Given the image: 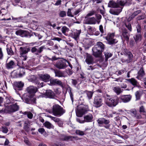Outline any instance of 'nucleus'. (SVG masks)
<instances>
[{
	"label": "nucleus",
	"instance_id": "f257e3e1",
	"mask_svg": "<svg viewBox=\"0 0 146 146\" xmlns=\"http://www.w3.org/2000/svg\"><path fill=\"white\" fill-rule=\"evenodd\" d=\"M105 45L100 41L97 42L92 49V54L96 58L102 56L103 52L104 50Z\"/></svg>",
	"mask_w": 146,
	"mask_h": 146
},
{
	"label": "nucleus",
	"instance_id": "f03ea898",
	"mask_svg": "<svg viewBox=\"0 0 146 146\" xmlns=\"http://www.w3.org/2000/svg\"><path fill=\"white\" fill-rule=\"evenodd\" d=\"M89 110L88 105H78L76 109V115L78 117H82L83 115Z\"/></svg>",
	"mask_w": 146,
	"mask_h": 146
},
{
	"label": "nucleus",
	"instance_id": "7ed1b4c3",
	"mask_svg": "<svg viewBox=\"0 0 146 146\" xmlns=\"http://www.w3.org/2000/svg\"><path fill=\"white\" fill-rule=\"evenodd\" d=\"M96 121L98 126L103 127L107 129H110L111 124L109 119H106L104 117L98 118Z\"/></svg>",
	"mask_w": 146,
	"mask_h": 146
},
{
	"label": "nucleus",
	"instance_id": "20e7f679",
	"mask_svg": "<svg viewBox=\"0 0 146 146\" xmlns=\"http://www.w3.org/2000/svg\"><path fill=\"white\" fill-rule=\"evenodd\" d=\"M65 110L60 105L55 104L53 106L52 113L56 116L60 117L65 113Z\"/></svg>",
	"mask_w": 146,
	"mask_h": 146
},
{
	"label": "nucleus",
	"instance_id": "39448f33",
	"mask_svg": "<svg viewBox=\"0 0 146 146\" xmlns=\"http://www.w3.org/2000/svg\"><path fill=\"white\" fill-rule=\"evenodd\" d=\"M137 32L133 36V38L135 42L137 44L140 42L142 39L141 27L140 24H138L136 26Z\"/></svg>",
	"mask_w": 146,
	"mask_h": 146
},
{
	"label": "nucleus",
	"instance_id": "423d86ee",
	"mask_svg": "<svg viewBox=\"0 0 146 146\" xmlns=\"http://www.w3.org/2000/svg\"><path fill=\"white\" fill-rule=\"evenodd\" d=\"M29 46H26L25 47H21L19 48V52L21 57L23 58V60H26L27 57L28 52L30 51Z\"/></svg>",
	"mask_w": 146,
	"mask_h": 146
},
{
	"label": "nucleus",
	"instance_id": "0eeeda50",
	"mask_svg": "<svg viewBox=\"0 0 146 146\" xmlns=\"http://www.w3.org/2000/svg\"><path fill=\"white\" fill-rule=\"evenodd\" d=\"M60 59L57 61L55 64V66L60 69L65 68L68 66L66 64L67 60L63 58H61Z\"/></svg>",
	"mask_w": 146,
	"mask_h": 146
},
{
	"label": "nucleus",
	"instance_id": "6e6552de",
	"mask_svg": "<svg viewBox=\"0 0 146 146\" xmlns=\"http://www.w3.org/2000/svg\"><path fill=\"white\" fill-rule=\"evenodd\" d=\"M119 99L116 96L112 97L110 99L107 100L106 102H105L106 104L108 106L112 107L115 106L119 103Z\"/></svg>",
	"mask_w": 146,
	"mask_h": 146
},
{
	"label": "nucleus",
	"instance_id": "1a4fd4ad",
	"mask_svg": "<svg viewBox=\"0 0 146 146\" xmlns=\"http://www.w3.org/2000/svg\"><path fill=\"white\" fill-rule=\"evenodd\" d=\"M24 85V83L21 81L14 82L13 85V87L17 94H19L18 92L19 91H21L23 90Z\"/></svg>",
	"mask_w": 146,
	"mask_h": 146
},
{
	"label": "nucleus",
	"instance_id": "9d476101",
	"mask_svg": "<svg viewBox=\"0 0 146 146\" xmlns=\"http://www.w3.org/2000/svg\"><path fill=\"white\" fill-rule=\"evenodd\" d=\"M93 104L94 106L96 108L100 107L103 104V99L100 96H95L94 98Z\"/></svg>",
	"mask_w": 146,
	"mask_h": 146
},
{
	"label": "nucleus",
	"instance_id": "9b49d317",
	"mask_svg": "<svg viewBox=\"0 0 146 146\" xmlns=\"http://www.w3.org/2000/svg\"><path fill=\"white\" fill-rule=\"evenodd\" d=\"M30 51L36 55H38L39 54L41 53L45 48V46H42L38 48V46H35L33 47H30L29 46Z\"/></svg>",
	"mask_w": 146,
	"mask_h": 146
},
{
	"label": "nucleus",
	"instance_id": "f8f14e48",
	"mask_svg": "<svg viewBox=\"0 0 146 146\" xmlns=\"http://www.w3.org/2000/svg\"><path fill=\"white\" fill-rule=\"evenodd\" d=\"M27 90L29 93L28 97L30 98H33L36 93L38 91V88L36 87L31 86L27 88Z\"/></svg>",
	"mask_w": 146,
	"mask_h": 146
},
{
	"label": "nucleus",
	"instance_id": "ddd939ff",
	"mask_svg": "<svg viewBox=\"0 0 146 146\" xmlns=\"http://www.w3.org/2000/svg\"><path fill=\"white\" fill-rule=\"evenodd\" d=\"M115 34L114 33H109L108 34V36L106 37L108 43L110 45L116 44L117 41H115V39L113 38Z\"/></svg>",
	"mask_w": 146,
	"mask_h": 146
},
{
	"label": "nucleus",
	"instance_id": "4468645a",
	"mask_svg": "<svg viewBox=\"0 0 146 146\" xmlns=\"http://www.w3.org/2000/svg\"><path fill=\"white\" fill-rule=\"evenodd\" d=\"M15 34L22 37H30L31 36L30 33L28 31L20 29L16 31Z\"/></svg>",
	"mask_w": 146,
	"mask_h": 146
},
{
	"label": "nucleus",
	"instance_id": "2eb2a0df",
	"mask_svg": "<svg viewBox=\"0 0 146 146\" xmlns=\"http://www.w3.org/2000/svg\"><path fill=\"white\" fill-rule=\"evenodd\" d=\"M50 82L48 84L50 86H59L62 87H63V84L61 80L56 79H50Z\"/></svg>",
	"mask_w": 146,
	"mask_h": 146
},
{
	"label": "nucleus",
	"instance_id": "dca6fc26",
	"mask_svg": "<svg viewBox=\"0 0 146 146\" xmlns=\"http://www.w3.org/2000/svg\"><path fill=\"white\" fill-rule=\"evenodd\" d=\"M124 55L127 56L128 58L127 59H121V61L122 63L127 62L129 63L132 61L133 55L131 51H129Z\"/></svg>",
	"mask_w": 146,
	"mask_h": 146
},
{
	"label": "nucleus",
	"instance_id": "f3484780",
	"mask_svg": "<svg viewBox=\"0 0 146 146\" xmlns=\"http://www.w3.org/2000/svg\"><path fill=\"white\" fill-rule=\"evenodd\" d=\"M43 95L46 98L50 99H54L56 96L55 93L50 90H46Z\"/></svg>",
	"mask_w": 146,
	"mask_h": 146
},
{
	"label": "nucleus",
	"instance_id": "a211bd4d",
	"mask_svg": "<svg viewBox=\"0 0 146 146\" xmlns=\"http://www.w3.org/2000/svg\"><path fill=\"white\" fill-rule=\"evenodd\" d=\"M132 96L130 94L122 95L118 98L119 100H121L124 103H126L129 102L131 100Z\"/></svg>",
	"mask_w": 146,
	"mask_h": 146
},
{
	"label": "nucleus",
	"instance_id": "6ab92c4d",
	"mask_svg": "<svg viewBox=\"0 0 146 146\" xmlns=\"http://www.w3.org/2000/svg\"><path fill=\"white\" fill-rule=\"evenodd\" d=\"M85 62L88 65H92L95 63L94 59L93 56L88 53L86 54Z\"/></svg>",
	"mask_w": 146,
	"mask_h": 146
},
{
	"label": "nucleus",
	"instance_id": "aec40b11",
	"mask_svg": "<svg viewBox=\"0 0 146 146\" xmlns=\"http://www.w3.org/2000/svg\"><path fill=\"white\" fill-rule=\"evenodd\" d=\"M129 111L130 114L136 119H140L142 118V116L139 113H137V111L136 109H131Z\"/></svg>",
	"mask_w": 146,
	"mask_h": 146
},
{
	"label": "nucleus",
	"instance_id": "412c9836",
	"mask_svg": "<svg viewBox=\"0 0 146 146\" xmlns=\"http://www.w3.org/2000/svg\"><path fill=\"white\" fill-rule=\"evenodd\" d=\"M122 36L123 39L128 42L129 40L130 35L126 29H123L122 32Z\"/></svg>",
	"mask_w": 146,
	"mask_h": 146
},
{
	"label": "nucleus",
	"instance_id": "4be33fe9",
	"mask_svg": "<svg viewBox=\"0 0 146 146\" xmlns=\"http://www.w3.org/2000/svg\"><path fill=\"white\" fill-rule=\"evenodd\" d=\"M19 110V107L16 104L11 105L9 107L8 111L9 113L15 112Z\"/></svg>",
	"mask_w": 146,
	"mask_h": 146
},
{
	"label": "nucleus",
	"instance_id": "5701e85b",
	"mask_svg": "<svg viewBox=\"0 0 146 146\" xmlns=\"http://www.w3.org/2000/svg\"><path fill=\"white\" fill-rule=\"evenodd\" d=\"M81 33V30H76L73 32L71 34V37L75 40H77L79 39V36Z\"/></svg>",
	"mask_w": 146,
	"mask_h": 146
},
{
	"label": "nucleus",
	"instance_id": "b1692460",
	"mask_svg": "<svg viewBox=\"0 0 146 146\" xmlns=\"http://www.w3.org/2000/svg\"><path fill=\"white\" fill-rule=\"evenodd\" d=\"M139 114L142 116V118L146 119V111L143 106H141L139 107Z\"/></svg>",
	"mask_w": 146,
	"mask_h": 146
},
{
	"label": "nucleus",
	"instance_id": "393cba45",
	"mask_svg": "<svg viewBox=\"0 0 146 146\" xmlns=\"http://www.w3.org/2000/svg\"><path fill=\"white\" fill-rule=\"evenodd\" d=\"M93 117L92 114L89 113L84 116V121L86 122H92L93 121Z\"/></svg>",
	"mask_w": 146,
	"mask_h": 146
},
{
	"label": "nucleus",
	"instance_id": "a878e982",
	"mask_svg": "<svg viewBox=\"0 0 146 146\" xmlns=\"http://www.w3.org/2000/svg\"><path fill=\"white\" fill-rule=\"evenodd\" d=\"M50 78V76L49 75L47 74H41L39 76L40 78L45 82L48 81Z\"/></svg>",
	"mask_w": 146,
	"mask_h": 146
},
{
	"label": "nucleus",
	"instance_id": "bb28decb",
	"mask_svg": "<svg viewBox=\"0 0 146 146\" xmlns=\"http://www.w3.org/2000/svg\"><path fill=\"white\" fill-rule=\"evenodd\" d=\"M85 23L87 24H94L96 23V20L94 17L89 18L86 20Z\"/></svg>",
	"mask_w": 146,
	"mask_h": 146
},
{
	"label": "nucleus",
	"instance_id": "cd10ccee",
	"mask_svg": "<svg viewBox=\"0 0 146 146\" xmlns=\"http://www.w3.org/2000/svg\"><path fill=\"white\" fill-rule=\"evenodd\" d=\"M108 7H109L113 8H117L119 7V4L114 1H110L108 4Z\"/></svg>",
	"mask_w": 146,
	"mask_h": 146
},
{
	"label": "nucleus",
	"instance_id": "c85d7f7f",
	"mask_svg": "<svg viewBox=\"0 0 146 146\" xmlns=\"http://www.w3.org/2000/svg\"><path fill=\"white\" fill-rule=\"evenodd\" d=\"M5 66L7 69H9L13 68L14 67L16 66V64L14 61L11 60L8 63H7L6 64Z\"/></svg>",
	"mask_w": 146,
	"mask_h": 146
},
{
	"label": "nucleus",
	"instance_id": "c756f323",
	"mask_svg": "<svg viewBox=\"0 0 146 146\" xmlns=\"http://www.w3.org/2000/svg\"><path fill=\"white\" fill-rule=\"evenodd\" d=\"M122 9H118L115 10H113V9H110V13L113 15H118L119 14L121 11Z\"/></svg>",
	"mask_w": 146,
	"mask_h": 146
},
{
	"label": "nucleus",
	"instance_id": "7c9ffc66",
	"mask_svg": "<svg viewBox=\"0 0 146 146\" xmlns=\"http://www.w3.org/2000/svg\"><path fill=\"white\" fill-rule=\"evenodd\" d=\"M85 93H86L87 97L89 100H90L92 98L94 93L93 92L85 90L83 91V92L82 93V94Z\"/></svg>",
	"mask_w": 146,
	"mask_h": 146
},
{
	"label": "nucleus",
	"instance_id": "2f4dec72",
	"mask_svg": "<svg viewBox=\"0 0 146 146\" xmlns=\"http://www.w3.org/2000/svg\"><path fill=\"white\" fill-rule=\"evenodd\" d=\"M126 80L133 86H137V82L135 78H131V79H127Z\"/></svg>",
	"mask_w": 146,
	"mask_h": 146
},
{
	"label": "nucleus",
	"instance_id": "473e14b6",
	"mask_svg": "<svg viewBox=\"0 0 146 146\" xmlns=\"http://www.w3.org/2000/svg\"><path fill=\"white\" fill-rule=\"evenodd\" d=\"M30 125L28 123L25 121L23 125V129L27 132H28L30 130Z\"/></svg>",
	"mask_w": 146,
	"mask_h": 146
},
{
	"label": "nucleus",
	"instance_id": "72a5a7b5",
	"mask_svg": "<svg viewBox=\"0 0 146 146\" xmlns=\"http://www.w3.org/2000/svg\"><path fill=\"white\" fill-rule=\"evenodd\" d=\"M113 91L117 94V95H119L123 92V90H121V88L119 86H116L114 87L113 89Z\"/></svg>",
	"mask_w": 146,
	"mask_h": 146
},
{
	"label": "nucleus",
	"instance_id": "f704fd0d",
	"mask_svg": "<svg viewBox=\"0 0 146 146\" xmlns=\"http://www.w3.org/2000/svg\"><path fill=\"white\" fill-rule=\"evenodd\" d=\"M96 30V29L94 27H92L90 26H88L87 31L89 33V34H93V32Z\"/></svg>",
	"mask_w": 146,
	"mask_h": 146
},
{
	"label": "nucleus",
	"instance_id": "c9c22d12",
	"mask_svg": "<svg viewBox=\"0 0 146 146\" xmlns=\"http://www.w3.org/2000/svg\"><path fill=\"white\" fill-rule=\"evenodd\" d=\"M24 19L25 17H20L18 18L13 17L12 18L13 19L17 22H25Z\"/></svg>",
	"mask_w": 146,
	"mask_h": 146
},
{
	"label": "nucleus",
	"instance_id": "e433bc0d",
	"mask_svg": "<svg viewBox=\"0 0 146 146\" xmlns=\"http://www.w3.org/2000/svg\"><path fill=\"white\" fill-rule=\"evenodd\" d=\"M6 50H7V54L8 55H12L14 54V52L12 50L11 46H10L9 48L8 47L7 45Z\"/></svg>",
	"mask_w": 146,
	"mask_h": 146
},
{
	"label": "nucleus",
	"instance_id": "4c0bfd02",
	"mask_svg": "<svg viewBox=\"0 0 146 146\" xmlns=\"http://www.w3.org/2000/svg\"><path fill=\"white\" fill-rule=\"evenodd\" d=\"M55 76L59 77L64 76V74L63 72L60 70H57L55 72Z\"/></svg>",
	"mask_w": 146,
	"mask_h": 146
},
{
	"label": "nucleus",
	"instance_id": "58836bf2",
	"mask_svg": "<svg viewBox=\"0 0 146 146\" xmlns=\"http://www.w3.org/2000/svg\"><path fill=\"white\" fill-rule=\"evenodd\" d=\"M125 27L127 28L130 32H131L132 31V28L131 23L127 21L124 23Z\"/></svg>",
	"mask_w": 146,
	"mask_h": 146
},
{
	"label": "nucleus",
	"instance_id": "ea45409f",
	"mask_svg": "<svg viewBox=\"0 0 146 146\" xmlns=\"http://www.w3.org/2000/svg\"><path fill=\"white\" fill-rule=\"evenodd\" d=\"M78 138L77 136H67L66 138V141H73L74 139H78Z\"/></svg>",
	"mask_w": 146,
	"mask_h": 146
},
{
	"label": "nucleus",
	"instance_id": "a19ab883",
	"mask_svg": "<svg viewBox=\"0 0 146 146\" xmlns=\"http://www.w3.org/2000/svg\"><path fill=\"white\" fill-rule=\"evenodd\" d=\"M25 74V70L24 69L22 68H20L19 72V77H21Z\"/></svg>",
	"mask_w": 146,
	"mask_h": 146
},
{
	"label": "nucleus",
	"instance_id": "79ce46f5",
	"mask_svg": "<svg viewBox=\"0 0 146 146\" xmlns=\"http://www.w3.org/2000/svg\"><path fill=\"white\" fill-rule=\"evenodd\" d=\"M75 132L76 135L80 136H83L86 135L84 131H81L79 129L76 130Z\"/></svg>",
	"mask_w": 146,
	"mask_h": 146
},
{
	"label": "nucleus",
	"instance_id": "37998d69",
	"mask_svg": "<svg viewBox=\"0 0 146 146\" xmlns=\"http://www.w3.org/2000/svg\"><path fill=\"white\" fill-rule=\"evenodd\" d=\"M138 76H137V78L138 76L142 77L145 74L143 68H141L140 70L138 72Z\"/></svg>",
	"mask_w": 146,
	"mask_h": 146
},
{
	"label": "nucleus",
	"instance_id": "c03bdc74",
	"mask_svg": "<svg viewBox=\"0 0 146 146\" xmlns=\"http://www.w3.org/2000/svg\"><path fill=\"white\" fill-rule=\"evenodd\" d=\"M44 125L46 127L50 129L52 128V125L50 123L46 121L44 123Z\"/></svg>",
	"mask_w": 146,
	"mask_h": 146
},
{
	"label": "nucleus",
	"instance_id": "a18cd8bd",
	"mask_svg": "<svg viewBox=\"0 0 146 146\" xmlns=\"http://www.w3.org/2000/svg\"><path fill=\"white\" fill-rule=\"evenodd\" d=\"M67 137V135H66L64 134H60L59 135V138L60 139L63 141H66V138Z\"/></svg>",
	"mask_w": 146,
	"mask_h": 146
},
{
	"label": "nucleus",
	"instance_id": "49530a36",
	"mask_svg": "<svg viewBox=\"0 0 146 146\" xmlns=\"http://www.w3.org/2000/svg\"><path fill=\"white\" fill-rule=\"evenodd\" d=\"M48 117L50 118L52 120L57 123L60 122V119L59 118L55 117H53L50 115H48Z\"/></svg>",
	"mask_w": 146,
	"mask_h": 146
},
{
	"label": "nucleus",
	"instance_id": "de8ad7c7",
	"mask_svg": "<svg viewBox=\"0 0 146 146\" xmlns=\"http://www.w3.org/2000/svg\"><path fill=\"white\" fill-rule=\"evenodd\" d=\"M72 89L71 88H69V89L68 90V92L70 94L71 100L72 102H73L74 101L73 94L72 92Z\"/></svg>",
	"mask_w": 146,
	"mask_h": 146
},
{
	"label": "nucleus",
	"instance_id": "09e8293b",
	"mask_svg": "<svg viewBox=\"0 0 146 146\" xmlns=\"http://www.w3.org/2000/svg\"><path fill=\"white\" fill-rule=\"evenodd\" d=\"M68 29V28L65 26L62 27L61 29V31L62 33L64 35H66V32L67 30Z\"/></svg>",
	"mask_w": 146,
	"mask_h": 146
},
{
	"label": "nucleus",
	"instance_id": "8fccbe9b",
	"mask_svg": "<svg viewBox=\"0 0 146 146\" xmlns=\"http://www.w3.org/2000/svg\"><path fill=\"white\" fill-rule=\"evenodd\" d=\"M136 100H139L140 99L141 95L139 91H137L135 93Z\"/></svg>",
	"mask_w": 146,
	"mask_h": 146
},
{
	"label": "nucleus",
	"instance_id": "3c124183",
	"mask_svg": "<svg viewBox=\"0 0 146 146\" xmlns=\"http://www.w3.org/2000/svg\"><path fill=\"white\" fill-rule=\"evenodd\" d=\"M135 17L134 14L133 13L127 19V21L128 22H129L132 20Z\"/></svg>",
	"mask_w": 146,
	"mask_h": 146
},
{
	"label": "nucleus",
	"instance_id": "603ef678",
	"mask_svg": "<svg viewBox=\"0 0 146 146\" xmlns=\"http://www.w3.org/2000/svg\"><path fill=\"white\" fill-rule=\"evenodd\" d=\"M35 83L37 85V88L38 89L44 86V85H43L44 83L43 82H42L41 83H40L38 81H36Z\"/></svg>",
	"mask_w": 146,
	"mask_h": 146
},
{
	"label": "nucleus",
	"instance_id": "864d4df0",
	"mask_svg": "<svg viewBox=\"0 0 146 146\" xmlns=\"http://www.w3.org/2000/svg\"><path fill=\"white\" fill-rule=\"evenodd\" d=\"M59 16L61 17H63L66 16V13L65 11H61L59 14Z\"/></svg>",
	"mask_w": 146,
	"mask_h": 146
},
{
	"label": "nucleus",
	"instance_id": "5fc2aeb1",
	"mask_svg": "<svg viewBox=\"0 0 146 146\" xmlns=\"http://www.w3.org/2000/svg\"><path fill=\"white\" fill-rule=\"evenodd\" d=\"M28 97L29 98H25L24 100L26 103L30 104H31V99L32 98H30L29 97Z\"/></svg>",
	"mask_w": 146,
	"mask_h": 146
},
{
	"label": "nucleus",
	"instance_id": "6e6d98bb",
	"mask_svg": "<svg viewBox=\"0 0 146 146\" xmlns=\"http://www.w3.org/2000/svg\"><path fill=\"white\" fill-rule=\"evenodd\" d=\"M2 131L4 133H7L8 131V130L7 127L5 126H2L1 127Z\"/></svg>",
	"mask_w": 146,
	"mask_h": 146
},
{
	"label": "nucleus",
	"instance_id": "4d7b16f0",
	"mask_svg": "<svg viewBox=\"0 0 146 146\" xmlns=\"http://www.w3.org/2000/svg\"><path fill=\"white\" fill-rule=\"evenodd\" d=\"M112 55V54L110 52H106L105 54V58L107 59L111 57Z\"/></svg>",
	"mask_w": 146,
	"mask_h": 146
},
{
	"label": "nucleus",
	"instance_id": "13d9d810",
	"mask_svg": "<svg viewBox=\"0 0 146 146\" xmlns=\"http://www.w3.org/2000/svg\"><path fill=\"white\" fill-rule=\"evenodd\" d=\"M122 52L124 55H125L129 51L125 47L122 48Z\"/></svg>",
	"mask_w": 146,
	"mask_h": 146
},
{
	"label": "nucleus",
	"instance_id": "bf43d9fd",
	"mask_svg": "<svg viewBox=\"0 0 146 146\" xmlns=\"http://www.w3.org/2000/svg\"><path fill=\"white\" fill-rule=\"evenodd\" d=\"M145 18V16L143 15H139L137 18V19L138 21H140L144 19Z\"/></svg>",
	"mask_w": 146,
	"mask_h": 146
},
{
	"label": "nucleus",
	"instance_id": "052dcab7",
	"mask_svg": "<svg viewBox=\"0 0 146 146\" xmlns=\"http://www.w3.org/2000/svg\"><path fill=\"white\" fill-rule=\"evenodd\" d=\"M67 15V16L69 17H72L74 16V15L72 14L71 10L70 9H68Z\"/></svg>",
	"mask_w": 146,
	"mask_h": 146
},
{
	"label": "nucleus",
	"instance_id": "680f3d73",
	"mask_svg": "<svg viewBox=\"0 0 146 146\" xmlns=\"http://www.w3.org/2000/svg\"><path fill=\"white\" fill-rule=\"evenodd\" d=\"M80 77L81 78L82 81H84L86 80L85 74L83 73L80 74Z\"/></svg>",
	"mask_w": 146,
	"mask_h": 146
},
{
	"label": "nucleus",
	"instance_id": "e2e57ef3",
	"mask_svg": "<svg viewBox=\"0 0 146 146\" xmlns=\"http://www.w3.org/2000/svg\"><path fill=\"white\" fill-rule=\"evenodd\" d=\"M142 11L141 10H138L134 11L133 13L134 14L135 16H137Z\"/></svg>",
	"mask_w": 146,
	"mask_h": 146
},
{
	"label": "nucleus",
	"instance_id": "0e129e2a",
	"mask_svg": "<svg viewBox=\"0 0 146 146\" xmlns=\"http://www.w3.org/2000/svg\"><path fill=\"white\" fill-rule=\"evenodd\" d=\"M3 54L2 50V49L0 47V60H2L3 58Z\"/></svg>",
	"mask_w": 146,
	"mask_h": 146
},
{
	"label": "nucleus",
	"instance_id": "69168bd1",
	"mask_svg": "<svg viewBox=\"0 0 146 146\" xmlns=\"http://www.w3.org/2000/svg\"><path fill=\"white\" fill-rule=\"evenodd\" d=\"M72 83L73 85L75 86L77 84L78 81L76 79H72Z\"/></svg>",
	"mask_w": 146,
	"mask_h": 146
},
{
	"label": "nucleus",
	"instance_id": "338daca9",
	"mask_svg": "<svg viewBox=\"0 0 146 146\" xmlns=\"http://www.w3.org/2000/svg\"><path fill=\"white\" fill-rule=\"evenodd\" d=\"M27 116L29 119H32L33 117V114L31 112H29L27 114Z\"/></svg>",
	"mask_w": 146,
	"mask_h": 146
},
{
	"label": "nucleus",
	"instance_id": "774afa93",
	"mask_svg": "<svg viewBox=\"0 0 146 146\" xmlns=\"http://www.w3.org/2000/svg\"><path fill=\"white\" fill-rule=\"evenodd\" d=\"M48 59H49V60H51L53 61H54L57 60L58 59H59V58H57L55 56H52V58H48Z\"/></svg>",
	"mask_w": 146,
	"mask_h": 146
}]
</instances>
